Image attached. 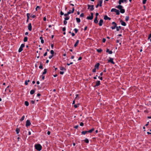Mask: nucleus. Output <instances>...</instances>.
Returning a JSON list of instances; mask_svg holds the SVG:
<instances>
[{"instance_id": "64", "label": "nucleus", "mask_w": 151, "mask_h": 151, "mask_svg": "<svg viewBox=\"0 0 151 151\" xmlns=\"http://www.w3.org/2000/svg\"><path fill=\"white\" fill-rule=\"evenodd\" d=\"M31 102L32 104H34L35 103V101H34L32 100L31 101Z\"/></svg>"}, {"instance_id": "7", "label": "nucleus", "mask_w": 151, "mask_h": 151, "mask_svg": "<svg viewBox=\"0 0 151 151\" xmlns=\"http://www.w3.org/2000/svg\"><path fill=\"white\" fill-rule=\"evenodd\" d=\"M113 58H109V60H108V62H110L113 64H114L115 63L113 61Z\"/></svg>"}, {"instance_id": "23", "label": "nucleus", "mask_w": 151, "mask_h": 151, "mask_svg": "<svg viewBox=\"0 0 151 151\" xmlns=\"http://www.w3.org/2000/svg\"><path fill=\"white\" fill-rule=\"evenodd\" d=\"M120 12L122 13H124L125 12V10L124 9H121L120 10Z\"/></svg>"}, {"instance_id": "31", "label": "nucleus", "mask_w": 151, "mask_h": 151, "mask_svg": "<svg viewBox=\"0 0 151 151\" xmlns=\"http://www.w3.org/2000/svg\"><path fill=\"white\" fill-rule=\"evenodd\" d=\"M29 80H28L27 81H26L25 82V84L26 85H28V83L29 82Z\"/></svg>"}, {"instance_id": "13", "label": "nucleus", "mask_w": 151, "mask_h": 151, "mask_svg": "<svg viewBox=\"0 0 151 151\" xmlns=\"http://www.w3.org/2000/svg\"><path fill=\"white\" fill-rule=\"evenodd\" d=\"M103 1L102 0H100L99 1L98 3L99 4V5L100 6H102V3Z\"/></svg>"}, {"instance_id": "47", "label": "nucleus", "mask_w": 151, "mask_h": 151, "mask_svg": "<svg viewBox=\"0 0 151 151\" xmlns=\"http://www.w3.org/2000/svg\"><path fill=\"white\" fill-rule=\"evenodd\" d=\"M50 53L52 55H53L54 53V51L53 50H51L50 51Z\"/></svg>"}, {"instance_id": "4", "label": "nucleus", "mask_w": 151, "mask_h": 151, "mask_svg": "<svg viewBox=\"0 0 151 151\" xmlns=\"http://www.w3.org/2000/svg\"><path fill=\"white\" fill-rule=\"evenodd\" d=\"M91 16H88L87 17V19H88L92 20L93 18V13H91Z\"/></svg>"}, {"instance_id": "3", "label": "nucleus", "mask_w": 151, "mask_h": 151, "mask_svg": "<svg viewBox=\"0 0 151 151\" xmlns=\"http://www.w3.org/2000/svg\"><path fill=\"white\" fill-rule=\"evenodd\" d=\"M112 24L113 25V26H112L111 28L112 29H114L116 28V26H117L116 24L114 22H112Z\"/></svg>"}, {"instance_id": "53", "label": "nucleus", "mask_w": 151, "mask_h": 151, "mask_svg": "<svg viewBox=\"0 0 151 151\" xmlns=\"http://www.w3.org/2000/svg\"><path fill=\"white\" fill-rule=\"evenodd\" d=\"M84 16V14L83 13H81V14H80V17H83V16Z\"/></svg>"}, {"instance_id": "2", "label": "nucleus", "mask_w": 151, "mask_h": 151, "mask_svg": "<svg viewBox=\"0 0 151 151\" xmlns=\"http://www.w3.org/2000/svg\"><path fill=\"white\" fill-rule=\"evenodd\" d=\"M87 6L88 7V9H90V11H92L94 10V8L93 5L88 4Z\"/></svg>"}, {"instance_id": "61", "label": "nucleus", "mask_w": 151, "mask_h": 151, "mask_svg": "<svg viewBox=\"0 0 151 151\" xmlns=\"http://www.w3.org/2000/svg\"><path fill=\"white\" fill-rule=\"evenodd\" d=\"M47 52H45L44 54V56H45L47 55Z\"/></svg>"}, {"instance_id": "37", "label": "nucleus", "mask_w": 151, "mask_h": 151, "mask_svg": "<svg viewBox=\"0 0 151 151\" xmlns=\"http://www.w3.org/2000/svg\"><path fill=\"white\" fill-rule=\"evenodd\" d=\"M60 70H65L66 69L65 68L63 67H60Z\"/></svg>"}, {"instance_id": "58", "label": "nucleus", "mask_w": 151, "mask_h": 151, "mask_svg": "<svg viewBox=\"0 0 151 151\" xmlns=\"http://www.w3.org/2000/svg\"><path fill=\"white\" fill-rule=\"evenodd\" d=\"M62 30H63V31H65V30H66L65 27H63V28Z\"/></svg>"}, {"instance_id": "62", "label": "nucleus", "mask_w": 151, "mask_h": 151, "mask_svg": "<svg viewBox=\"0 0 151 151\" xmlns=\"http://www.w3.org/2000/svg\"><path fill=\"white\" fill-rule=\"evenodd\" d=\"M60 15H62L64 14V13L62 11H61L60 12Z\"/></svg>"}, {"instance_id": "15", "label": "nucleus", "mask_w": 151, "mask_h": 151, "mask_svg": "<svg viewBox=\"0 0 151 151\" xmlns=\"http://www.w3.org/2000/svg\"><path fill=\"white\" fill-rule=\"evenodd\" d=\"M106 52H108L109 54H111L113 52L112 51H109V50L107 49L106 50Z\"/></svg>"}, {"instance_id": "6", "label": "nucleus", "mask_w": 151, "mask_h": 151, "mask_svg": "<svg viewBox=\"0 0 151 151\" xmlns=\"http://www.w3.org/2000/svg\"><path fill=\"white\" fill-rule=\"evenodd\" d=\"M30 124H31V123H30V121L29 120H27L26 121V127H28V126H30Z\"/></svg>"}, {"instance_id": "25", "label": "nucleus", "mask_w": 151, "mask_h": 151, "mask_svg": "<svg viewBox=\"0 0 151 151\" xmlns=\"http://www.w3.org/2000/svg\"><path fill=\"white\" fill-rule=\"evenodd\" d=\"M117 9H115V8H112L111 9V12H116V10Z\"/></svg>"}, {"instance_id": "26", "label": "nucleus", "mask_w": 151, "mask_h": 151, "mask_svg": "<svg viewBox=\"0 0 151 151\" xmlns=\"http://www.w3.org/2000/svg\"><path fill=\"white\" fill-rule=\"evenodd\" d=\"M116 13V14L117 15H119L120 14V12L119 10L117 9L116 11V12H115Z\"/></svg>"}, {"instance_id": "28", "label": "nucleus", "mask_w": 151, "mask_h": 151, "mask_svg": "<svg viewBox=\"0 0 151 151\" xmlns=\"http://www.w3.org/2000/svg\"><path fill=\"white\" fill-rule=\"evenodd\" d=\"M88 132V131H82L81 132V133L85 135Z\"/></svg>"}, {"instance_id": "18", "label": "nucleus", "mask_w": 151, "mask_h": 151, "mask_svg": "<svg viewBox=\"0 0 151 151\" xmlns=\"http://www.w3.org/2000/svg\"><path fill=\"white\" fill-rule=\"evenodd\" d=\"M79 42V40H78L76 41V42L75 44H74V47H76L78 45V44Z\"/></svg>"}, {"instance_id": "21", "label": "nucleus", "mask_w": 151, "mask_h": 151, "mask_svg": "<svg viewBox=\"0 0 151 151\" xmlns=\"http://www.w3.org/2000/svg\"><path fill=\"white\" fill-rule=\"evenodd\" d=\"M40 39L41 40V43L42 44H43L44 42V40H43L42 37H40Z\"/></svg>"}, {"instance_id": "5", "label": "nucleus", "mask_w": 151, "mask_h": 151, "mask_svg": "<svg viewBox=\"0 0 151 151\" xmlns=\"http://www.w3.org/2000/svg\"><path fill=\"white\" fill-rule=\"evenodd\" d=\"M28 28L29 31H31L32 30V27L31 24V23L29 24L28 26Z\"/></svg>"}, {"instance_id": "38", "label": "nucleus", "mask_w": 151, "mask_h": 151, "mask_svg": "<svg viewBox=\"0 0 151 151\" xmlns=\"http://www.w3.org/2000/svg\"><path fill=\"white\" fill-rule=\"evenodd\" d=\"M79 105V104H75L74 105V106L75 108H77L78 107Z\"/></svg>"}, {"instance_id": "10", "label": "nucleus", "mask_w": 151, "mask_h": 151, "mask_svg": "<svg viewBox=\"0 0 151 151\" xmlns=\"http://www.w3.org/2000/svg\"><path fill=\"white\" fill-rule=\"evenodd\" d=\"M104 19L106 20H107V19H109V20H110L111 19L110 18L108 17L107 15H105L104 17Z\"/></svg>"}, {"instance_id": "46", "label": "nucleus", "mask_w": 151, "mask_h": 151, "mask_svg": "<svg viewBox=\"0 0 151 151\" xmlns=\"http://www.w3.org/2000/svg\"><path fill=\"white\" fill-rule=\"evenodd\" d=\"M151 38V33L149 35L148 39L149 40Z\"/></svg>"}, {"instance_id": "11", "label": "nucleus", "mask_w": 151, "mask_h": 151, "mask_svg": "<svg viewBox=\"0 0 151 151\" xmlns=\"http://www.w3.org/2000/svg\"><path fill=\"white\" fill-rule=\"evenodd\" d=\"M100 81H97L96 82V84L95 86H97L100 85Z\"/></svg>"}, {"instance_id": "17", "label": "nucleus", "mask_w": 151, "mask_h": 151, "mask_svg": "<svg viewBox=\"0 0 151 151\" xmlns=\"http://www.w3.org/2000/svg\"><path fill=\"white\" fill-rule=\"evenodd\" d=\"M116 7L118 9H119L120 10L122 9L123 6L122 5H119L118 6H116Z\"/></svg>"}, {"instance_id": "12", "label": "nucleus", "mask_w": 151, "mask_h": 151, "mask_svg": "<svg viewBox=\"0 0 151 151\" xmlns=\"http://www.w3.org/2000/svg\"><path fill=\"white\" fill-rule=\"evenodd\" d=\"M120 22H121V24L123 26H126V23L124 21H123L122 20L120 21Z\"/></svg>"}, {"instance_id": "8", "label": "nucleus", "mask_w": 151, "mask_h": 151, "mask_svg": "<svg viewBox=\"0 0 151 151\" xmlns=\"http://www.w3.org/2000/svg\"><path fill=\"white\" fill-rule=\"evenodd\" d=\"M127 0H119V4H121L122 3L124 2H127Z\"/></svg>"}, {"instance_id": "43", "label": "nucleus", "mask_w": 151, "mask_h": 151, "mask_svg": "<svg viewBox=\"0 0 151 151\" xmlns=\"http://www.w3.org/2000/svg\"><path fill=\"white\" fill-rule=\"evenodd\" d=\"M70 14V12H67V13L65 14H64V15L65 16L67 17V16H68Z\"/></svg>"}, {"instance_id": "39", "label": "nucleus", "mask_w": 151, "mask_h": 151, "mask_svg": "<svg viewBox=\"0 0 151 151\" xmlns=\"http://www.w3.org/2000/svg\"><path fill=\"white\" fill-rule=\"evenodd\" d=\"M84 141L86 143H88L89 142V140L88 139H85Z\"/></svg>"}, {"instance_id": "57", "label": "nucleus", "mask_w": 151, "mask_h": 151, "mask_svg": "<svg viewBox=\"0 0 151 151\" xmlns=\"http://www.w3.org/2000/svg\"><path fill=\"white\" fill-rule=\"evenodd\" d=\"M73 62H71L70 63H67V65H71V64H73Z\"/></svg>"}, {"instance_id": "44", "label": "nucleus", "mask_w": 151, "mask_h": 151, "mask_svg": "<svg viewBox=\"0 0 151 151\" xmlns=\"http://www.w3.org/2000/svg\"><path fill=\"white\" fill-rule=\"evenodd\" d=\"M39 68L40 69H42L43 68V67H42V65L41 63L40 65L39 66Z\"/></svg>"}, {"instance_id": "40", "label": "nucleus", "mask_w": 151, "mask_h": 151, "mask_svg": "<svg viewBox=\"0 0 151 151\" xmlns=\"http://www.w3.org/2000/svg\"><path fill=\"white\" fill-rule=\"evenodd\" d=\"M27 19H29V16L30 15V14L29 13H27Z\"/></svg>"}, {"instance_id": "27", "label": "nucleus", "mask_w": 151, "mask_h": 151, "mask_svg": "<svg viewBox=\"0 0 151 151\" xmlns=\"http://www.w3.org/2000/svg\"><path fill=\"white\" fill-rule=\"evenodd\" d=\"M28 39V38L27 37H24V42H26L27 41Z\"/></svg>"}, {"instance_id": "51", "label": "nucleus", "mask_w": 151, "mask_h": 151, "mask_svg": "<svg viewBox=\"0 0 151 151\" xmlns=\"http://www.w3.org/2000/svg\"><path fill=\"white\" fill-rule=\"evenodd\" d=\"M83 122H81L80 123V125L81 126H83Z\"/></svg>"}, {"instance_id": "42", "label": "nucleus", "mask_w": 151, "mask_h": 151, "mask_svg": "<svg viewBox=\"0 0 151 151\" xmlns=\"http://www.w3.org/2000/svg\"><path fill=\"white\" fill-rule=\"evenodd\" d=\"M69 19V17H66L65 18V20H68Z\"/></svg>"}, {"instance_id": "48", "label": "nucleus", "mask_w": 151, "mask_h": 151, "mask_svg": "<svg viewBox=\"0 0 151 151\" xmlns=\"http://www.w3.org/2000/svg\"><path fill=\"white\" fill-rule=\"evenodd\" d=\"M74 30L76 33H77L78 32V30L76 28L74 29Z\"/></svg>"}, {"instance_id": "63", "label": "nucleus", "mask_w": 151, "mask_h": 151, "mask_svg": "<svg viewBox=\"0 0 151 151\" xmlns=\"http://www.w3.org/2000/svg\"><path fill=\"white\" fill-rule=\"evenodd\" d=\"M82 59V58L81 57H79L78 59V60H81Z\"/></svg>"}, {"instance_id": "60", "label": "nucleus", "mask_w": 151, "mask_h": 151, "mask_svg": "<svg viewBox=\"0 0 151 151\" xmlns=\"http://www.w3.org/2000/svg\"><path fill=\"white\" fill-rule=\"evenodd\" d=\"M53 56L52 55H50L49 56V58L50 59H51L52 57Z\"/></svg>"}, {"instance_id": "50", "label": "nucleus", "mask_w": 151, "mask_h": 151, "mask_svg": "<svg viewBox=\"0 0 151 151\" xmlns=\"http://www.w3.org/2000/svg\"><path fill=\"white\" fill-rule=\"evenodd\" d=\"M63 23L65 25L67 23V22L66 21V20H64L63 21Z\"/></svg>"}, {"instance_id": "36", "label": "nucleus", "mask_w": 151, "mask_h": 151, "mask_svg": "<svg viewBox=\"0 0 151 151\" xmlns=\"http://www.w3.org/2000/svg\"><path fill=\"white\" fill-rule=\"evenodd\" d=\"M24 118H25V116H23L22 117V118L20 119V120L21 121H23V120L24 119Z\"/></svg>"}, {"instance_id": "29", "label": "nucleus", "mask_w": 151, "mask_h": 151, "mask_svg": "<svg viewBox=\"0 0 151 151\" xmlns=\"http://www.w3.org/2000/svg\"><path fill=\"white\" fill-rule=\"evenodd\" d=\"M23 50V48L20 47L19 49L18 52H21Z\"/></svg>"}, {"instance_id": "56", "label": "nucleus", "mask_w": 151, "mask_h": 151, "mask_svg": "<svg viewBox=\"0 0 151 151\" xmlns=\"http://www.w3.org/2000/svg\"><path fill=\"white\" fill-rule=\"evenodd\" d=\"M38 8L40 9V7L39 6H37V7H36V11H37V9H38Z\"/></svg>"}, {"instance_id": "49", "label": "nucleus", "mask_w": 151, "mask_h": 151, "mask_svg": "<svg viewBox=\"0 0 151 151\" xmlns=\"http://www.w3.org/2000/svg\"><path fill=\"white\" fill-rule=\"evenodd\" d=\"M147 0H143V1L142 3L143 4H145L146 3V1Z\"/></svg>"}, {"instance_id": "45", "label": "nucleus", "mask_w": 151, "mask_h": 151, "mask_svg": "<svg viewBox=\"0 0 151 151\" xmlns=\"http://www.w3.org/2000/svg\"><path fill=\"white\" fill-rule=\"evenodd\" d=\"M24 46H25L23 44H21L20 47L23 48V47H24Z\"/></svg>"}, {"instance_id": "33", "label": "nucleus", "mask_w": 151, "mask_h": 151, "mask_svg": "<svg viewBox=\"0 0 151 151\" xmlns=\"http://www.w3.org/2000/svg\"><path fill=\"white\" fill-rule=\"evenodd\" d=\"M25 105L27 106H28L29 105V102L27 101H25Z\"/></svg>"}, {"instance_id": "1", "label": "nucleus", "mask_w": 151, "mask_h": 151, "mask_svg": "<svg viewBox=\"0 0 151 151\" xmlns=\"http://www.w3.org/2000/svg\"><path fill=\"white\" fill-rule=\"evenodd\" d=\"M35 147V149L38 151H40L42 149V146L40 144L36 145Z\"/></svg>"}, {"instance_id": "34", "label": "nucleus", "mask_w": 151, "mask_h": 151, "mask_svg": "<svg viewBox=\"0 0 151 151\" xmlns=\"http://www.w3.org/2000/svg\"><path fill=\"white\" fill-rule=\"evenodd\" d=\"M129 19V16H126L125 17L126 21H128Z\"/></svg>"}, {"instance_id": "20", "label": "nucleus", "mask_w": 151, "mask_h": 151, "mask_svg": "<svg viewBox=\"0 0 151 151\" xmlns=\"http://www.w3.org/2000/svg\"><path fill=\"white\" fill-rule=\"evenodd\" d=\"M74 8H72V11H71L70 10L68 12H70V14L71 13H73L74 12Z\"/></svg>"}, {"instance_id": "55", "label": "nucleus", "mask_w": 151, "mask_h": 151, "mask_svg": "<svg viewBox=\"0 0 151 151\" xmlns=\"http://www.w3.org/2000/svg\"><path fill=\"white\" fill-rule=\"evenodd\" d=\"M106 39L105 38H103V39L102 41L103 42H105L106 41Z\"/></svg>"}, {"instance_id": "52", "label": "nucleus", "mask_w": 151, "mask_h": 151, "mask_svg": "<svg viewBox=\"0 0 151 151\" xmlns=\"http://www.w3.org/2000/svg\"><path fill=\"white\" fill-rule=\"evenodd\" d=\"M96 68H94L92 70V72H96Z\"/></svg>"}, {"instance_id": "54", "label": "nucleus", "mask_w": 151, "mask_h": 151, "mask_svg": "<svg viewBox=\"0 0 151 151\" xmlns=\"http://www.w3.org/2000/svg\"><path fill=\"white\" fill-rule=\"evenodd\" d=\"M31 17H32L33 18H34L36 16L35 15H32L31 16Z\"/></svg>"}, {"instance_id": "19", "label": "nucleus", "mask_w": 151, "mask_h": 151, "mask_svg": "<svg viewBox=\"0 0 151 151\" xmlns=\"http://www.w3.org/2000/svg\"><path fill=\"white\" fill-rule=\"evenodd\" d=\"M116 31H119V29H121V27L120 26H119V27L116 26Z\"/></svg>"}, {"instance_id": "16", "label": "nucleus", "mask_w": 151, "mask_h": 151, "mask_svg": "<svg viewBox=\"0 0 151 151\" xmlns=\"http://www.w3.org/2000/svg\"><path fill=\"white\" fill-rule=\"evenodd\" d=\"M94 22L96 24L97 23L98 21L97 20V17H96L94 20Z\"/></svg>"}, {"instance_id": "35", "label": "nucleus", "mask_w": 151, "mask_h": 151, "mask_svg": "<svg viewBox=\"0 0 151 151\" xmlns=\"http://www.w3.org/2000/svg\"><path fill=\"white\" fill-rule=\"evenodd\" d=\"M16 133L17 134H18L19 132V129H18V128H17L16 129Z\"/></svg>"}, {"instance_id": "24", "label": "nucleus", "mask_w": 151, "mask_h": 151, "mask_svg": "<svg viewBox=\"0 0 151 151\" xmlns=\"http://www.w3.org/2000/svg\"><path fill=\"white\" fill-rule=\"evenodd\" d=\"M94 130V128H92L90 130H89L88 131V132L91 133Z\"/></svg>"}, {"instance_id": "22", "label": "nucleus", "mask_w": 151, "mask_h": 151, "mask_svg": "<svg viewBox=\"0 0 151 151\" xmlns=\"http://www.w3.org/2000/svg\"><path fill=\"white\" fill-rule=\"evenodd\" d=\"M76 19L78 23H79L81 22V20L80 18H76Z\"/></svg>"}, {"instance_id": "9", "label": "nucleus", "mask_w": 151, "mask_h": 151, "mask_svg": "<svg viewBox=\"0 0 151 151\" xmlns=\"http://www.w3.org/2000/svg\"><path fill=\"white\" fill-rule=\"evenodd\" d=\"M103 22V20L101 19L99 21V25L100 26H101L102 25V24Z\"/></svg>"}, {"instance_id": "32", "label": "nucleus", "mask_w": 151, "mask_h": 151, "mask_svg": "<svg viewBox=\"0 0 151 151\" xmlns=\"http://www.w3.org/2000/svg\"><path fill=\"white\" fill-rule=\"evenodd\" d=\"M35 92V91L34 90H31L30 91V93L31 94H33Z\"/></svg>"}, {"instance_id": "59", "label": "nucleus", "mask_w": 151, "mask_h": 151, "mask_svg": "<svg viewBox=\"0 0 151 151\" xmlns=\"http://www.w3.org/2000/svg\"><path fill=\"white\" fill-rule=\"evenodd\" d=\"M64 72L63 71H60V74L61 75H63V74Z\"/></svg>"}, {"instance_id": "30", "label": "nucleus", "mask_w": 151, "mask_h": 151, "mask_svg": "<svg viewBox=\"0 0 151 151\" xmlns=\"http://www.w3.org/2000/svg\"><path fill=\"white\" fill-rule=\"evenodd\" d=\"M47 69H44V72H43L42 73V74L44 75V74H45L46 73H47Z\"/></svg>"}, {"instance_id": "14", "label": "nucleus", "mask_w": 151, "mask_h": 151, "mask_svg": "<svg viewBox=\"0 0 151 151\" xmlns=\"http://www.w3.org/2000/svg\"><path fill=\"white\" fill-rule=\"evenodd\" d=\"M99 63H97V64H96L95 65V68H97V69H99Z\"/></svg>"}, {"instance_id": "41", "label": "nucleus", "mask_w": 151, "mask_h": 151, "mask_svg": "<svg viewBox=\"0 0 151 151\" xmlns=\"http://www.w3.org/2000/svg\"><path fill=\"white\" fill-rule=\"evenodd\" d=\"M97 51L99 52H100L102 51V50L101 49H98L97 50Z\"/></svg>"}]
</instances>
